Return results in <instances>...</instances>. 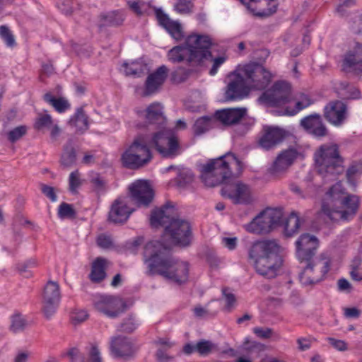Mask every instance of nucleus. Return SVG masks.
<instances>
[{
	"label": "nucleus",
	"mask_w": 362,
	"mask_h": 362,
	"mask_svg": "<svg viewBox=\"0 0 362 362\" xmlns=\"http://www.w3.org/2000/svg\"><path fill=\"white\" fill-rule=\"evenodd\" d=\"M144 259L151 274L160 275L178 284L188 279V263L175 259L169 247L159 242L150 241L145 245Z\"/></svg>",
	"instance_id": "f257e3e1"
},
{
	"label": "nucleus",
	"mask_w": 362,
	"mask_h": 362,
	"mask_svg": "<svg viewBox=\"0 0 362 362\" xmlns=\"http://www.w3.org/2000/svg\"><path fill=\"white\" fill-rule=\"evenodd\" d=\"M272 78V74L259 64L239 66L228 76L229 81L225 98L227 100H241L252 89H264L271 82Z\"/></svg>",
	"instance_id": "f03ea898"
},
{
	"label": "nucleus",
	"mask_w": 362,
	"mask_h": 362,
	"mask_svg": "<svg viewBox=\"0 0 362 362\" xmlns=\"http://www.w3.org/2000/svg\"><path fill=\"white\" fill-rule=\"evenodd\" d=\"M173 213V208L164 206L153 210L150 218V223L153 227L165 225L161 241H156L160 243L163 246H168L170 250L173 245H189L192 239L189 223L182 219L174 218Z\"/></svg>",
	"instance_id": "7ed1b4c3"
},
{
	"label": "nucleus",
	"mask_w": 362,
	"mask_h": 362,
	"mask_svg": "<svg viewBox=\"0 0 362 362\" xmlns=\"http://www.w3.org/2000/svg\"><path fill=\"white\" fill-rule=\"evenodd\" d=\"M211 45L212 41L209 35L192 33L186 37L183 44L170 49L167 57L173 63L185 61L190 66H202L211 57Z\"/></svg>",
	"instance_id": "20e7f679"
},
{
	"label": "nucleus",
	"mask_w": 362,
	"mask_h": 362,
	"mask_svg": "<svg viewBox=\"0 0 362 362\" xmlns=\"http://www.w3.org/2000/svg\"><path fill=\"white\" fill-rule=\"evenodd\" d=\"M359 207V198L348 194L341 182L332 186L325 194L322 212L332 221H348L354 217Z\"/></svg>",
	"instance_id": "39448f33"
},
{
	"label": "nucleus",
	"mask_w": 362,
	"mask_h": 362,
	"mask_svg": "<svg viewBox=\"0 0 362 362\" xmlns=\"http://www.w3.org/2000/svg\"><path fill=\"white\" fill-rule=\"evenodd\" d=\"M278 252L279 245L276 240H262L251 245L248 257L259 274L272 279L276 276L282 264Z\"/></svg>",
	"instance_id": "423d86ee"
},
{
	"label": "nucleus",
	"mask_w": 362,
	"mask_h": 362,
	"mask_svg": "<svg viewBox=\"0 0 362 362\" xmlns=\"http://www.w3.org/2000/svg\"><path fill=\"white\" fill-rule=\"evenodd\" d=\"M243 169V163L233 153H227L204 165L201 178L206 186L214 187L226 182L233 175H239Z\"/></svg>",
	"instance_id": "0eeeda50"
},
{
	"label": "nucleus",
	"mask_w": 362,
	"mask_h": 362,
	"mask_svg": "<svg viewBox=\"0 0 362 362\" xmlns=\"http://www.w3.org/2000/svg\"><path fill=\"white\" fill-rule=\"evenodd\" d=\"M314 160L319 175L325 182L335 180L344 170V160L336 144L320 146L314 153Z\"/></svg>",
	"instance_id": "6e6552de"
},
{
	"label": "nucleus",
	"mask_w": 362,
	"mask_h": 362,
	"mask_svg": "<svg viewBox=\"0 0 362 362\" xmlns=\"http://www.w3.org/2000/svg\"><path fill=\"white\" fill-rule=\"evenodd\" d=\"M148 138L139 135L122 155L124 166L130 169H138L148 164L152 159V153L147 144Z\"/></svg>",
	"instance_id": "1a4fd4ad"
},
{
	"label": "nucleus",
	"mask_w": 362,
	"mask_h": 362,
	"mask_svg": "<svg viewBox=\"0 0 362 362\" xmlns=\"http://www.w3.org/2000/svg\"><path fill=\"white\" fill-rule=\"evenodd\" d=\"M305 264L299 278L302 284L312 286L322 281L330 269V259L324 255L304 260Z\"/></svg>",
	"instance_id": "9d476101"
},
{
	"label": "nucleus",
	"mask_w": 362,
	"mask_h": 362,
	"mask_svg": "<svg viewBox=\"0 0 362 362\" xmlns=\"http://www.w3.org/2000/svg\"><path fill=\"white\" fill-rule=\"evenodd\" d=\"M283 212L281 209L269 208L259 213L244 227L249 233H267L281 224Z\"/></svg>",
	"instance_id": "9b49d317"
},
{
	"label": "nucleus",
	"mask_w": 362,
	"mask_h": 362,
	"mask_svg": "<svg viewBox=\"0 0 362 362\" xmlns=\"http://www.w3.org/2000/svg\"><path fill=\"white\" fill-rule=\"evenodd\" d=\"M291 86L286 81H277L271 88L262 93L260 101L267 106L284 107V109L293 100Z\"/></svg>",
	"instance_id": "f8f14e48"
},
{
	"label": "nucleus",
	"mask_w": 362,
	"mask_h": 362,
	"mask_svg": "<svg viewBox=\"0 0 362 362\" xmlns=\"http://www.w3.org/2000/svg\"><path fill=\"white\" fill-rule=\"evenodd\" d=\"M149 142L165 157L175 156L180 153L178 139L171 130L165 129L155 134Z\"/></svg>",
	"instance_id": "ddd939ff"
},
{
	"label": "nucleus",
	"mask_w": 362,
	"mask_h": 362,
	"mask_svg": "<svg viewBox=\"0 0 362 362\" xmlns=\"http://www.w3.org/2000/svg\"><path fill=\"white\" fill-rule=\"evenodd\" d=\"M42 310L47 319L56 313L61 300V292L57 281H49L44 287L42 295Z\"/></svg>",
	"instance_id": "4468645a"
},
{
	"label": "nucleus",
	"mask_w": 362,
	"mask_h": 362,
	"mask_svg": "<svg viewBox=\"0 0 362 362\" xmlns=\"http://www.w3.org/2000/svg\"><path fill=\"white\" fill-rule=\"evenodd\" d=\"M221 194L235 204H250L253 202L250 187L241 182L226 185L221 189Z\"/></svg>",
	"instance_id": "2eb2a0df"
},
{
	"label": "nucleus",
	"mask_w": 362,
	"mask_h": 362,
	"mask_svg": "<svg viewBox=\"0 0 362 362\" xmlns=\"http://www.w3.org/2000/svg\"><path fill=\"white\" fill-rule=\"evenodd\" d=\"M93 305L98 312L114 318L124 310V303L118 297L98 294L93 298Z\"/></svg>",
	"instance_id": "dca6fc26"
},
{
	"label": "nucleus",
	"mask_w": 362,
	"mask_h": 362,
	"mask_svg": "<svg viewBox=\"0 0 362 362\" xmlns=\"http://www.w3.org/2000/svg\"><path fill=\"white\" fill-rule=\"evenodd\" d=\"M300 156V152L294 147L282 151L269 168V172L276 176L285 173Z\"/></svg>",
	"instance_id": "f3484780"
},
{
	"label": "nucleus",
	"mask_w": 362,
	"mask_h": 362,
	"mask_svg": "<svg viewBox=\"0 0 362 362\" xmlns=\"http://www.w3.org/2000/svg\"><path fill=\"white\" fill-rule=\"evenodd\" d=\"M132 200L138 206H147L152 202L154 193L149 182L139 180L129 187Z\"/></svg>",
	"instance_id": "a211bd4d"
},
{
	"label": "nucleus",
	"mask_w": 362,
	"mask_h": 362,
	"mask_svg": "<svg viewBox=\"0 0 362 362\" xmlns=\"http://www.w3.org/2000/svg\"><path fill=\"white\" fill-rule=\"evenodd\" d=\"M296 254L301 263L304 260L315 258V254L318 247L317 238L309 233L302 234L296 242Z\"/></svg>",
	"instance_id": "6ab92c4d"
},
{
	"label": "nucleus",
	"mask_w": 362,
	"mask_h": 362,
	"mask_svg": "<svg viewBox=\"0 0 362 362\" xmlns=\"http://www.w3.org/2000/svg\"><path fill=\"white\" fill-rule=\"evenodd\" d=\"M324 116L330 124L340 127L348 117L347 107L342 101H331L324 107Z\"/></svg>",
	"instance_id": "aec40b11"
},
{
	"label": "nucleus",
	"mask_w": 362,
	"mask_h": 362,
	"mask_svg": "<svg viewBox=\"0 0 362 362\" xmlns=\"http://www.w3.org/2000/svg\"><path fill=\"white\" fill-rule=\"evenodd\" d=\"M134 209L128 206L126 198L117 199L109 212V220L115 223H122L129 218Z\"/></svg>",
	"instance_id": "412c9836"
},
{
	"label": "nucleus",
	"mask_w": 362,
	"mask_h": 362,
	"mask_svg": "<svg viewBox=\"0 0 362 362\" xmlns=\"http://www.w3.org/2000/svg\"><path fill=\"white\" fill-rule=\"evenodd\" d=\"M246 114L245 107L226 108L216 111L215 119L225 126H230L239 122Z\"/></svg>",
	"instance_id": "4be33fe9"
},
{
	"label": "nucleus",
	"mask_w": 362,
	"mask_h": 362,
	"mask_svg": "<svg viewBox=\"0 0 362 362\" xmlns=\"http://www.w3.org/2000/svg\"><path fill=\"white\" fill-rule=\"evenodd\" d=\"M301 127L315 137L327 135V130L319 114H313L303 117L300 120Z\"/></svg>",
	"instance_id": "5701e85b"
},
{
	"label": "nucleus",
	"mask_w": 362,
	"mask_h": 362,
	"mask_svg": "<svg viewBox=\"0 0 362 362\" xmlns=\"http://www.w3.org/2000/svg\"><path fill=\"white\" fill-rule=\"evenodd\" d=\"M168 74V69L166 66L162 65L149 74L145 83V95H149L156 93L163 84Z\"/></svg>",
	"instance_id": "b1692460"
},
{
	"label": "nucleus",
	"mask_w": 362,
	"mask_h": 362,
	"mask_svg": "<svg viewBox=\"0 0 362 362\" xmlns=\"http://www.w3.org/2000/svg\"><path fill=\"white\" fill-rule=\"evenodd\" d=\"M112 354L116 357H127L135 352V348L130 339L126 337H112L110 341Z\"/></svg>",
	"instance_id": "393cba45"
},
{
	"label": "nucleus",
	"mask_w": 362,
	"mask_h": 362,
	"mask_svg": "<svg viewBox=\"0 0 362 362\" xmlns=\"http://www.w3.org/2000/svg\"><path fill=\"white\" fill-rule=\"evenodd\" d=\"M342 66L345 71L362 72V43H356L354 50L345 55Z\"/></svg>",
	"instance_id": "a878e982"
},
{
	"label": "nucleus",
	"mask_w": 362,
	"mask_h": 362,
	"mask_svg": "<svg viewBox=\"0 0 362 362\" xmlns=\"http://www.w3.org/2000/svg\"><path fill=\"white\" fill-rule=\"evenodd\" d=\"M284 136L285 132L280 128L265 127L259 143L263 148L268 150L281 142Z\"/></svg>",
	"instance_id": "bb28decb"
},
{
	"label": "nucleus",
	"mask_w": 362,
	"mask_h": 362,
	"mask_svg": "<svg viewBox=\"0 0 362 362\" xmlns=\"http://www.w3.org/2000/svg\"><path fill=\"white\" fill-rule=\"evenodd\" d=\"M157 18L160 24L170 33L176 40L183 38V31L180 23L171 20L166 14L162 12L157 13Z\"/></svg>",
	"instance_id": "cd10ccee"
},
{
	"label": "nucleus",
	"mask_w": 362,
	"mask_h": 362,
	"mask_svg": "<svg viewBox=\"0 0 362 362\" xmlns=\"http://www.w3.org/2000/svg\"><path fill=\"white\" fill-rule=\"evenodd\" d=\"M140 117H144L148 123H160L164 119L163 106L158 103L151 104L146 110H138Z\"/></svg>",
	"instance_id": "c85d7f7f"
},
{
	"label": "nucleus",
	"mask_w": 362,
	"mask_h": 362,
	"mask_svg": "<svg viewBox=\"0 0 362 362\" xmlns=\"http://www.w3.org/2000/svg\"><path fill=\"white\" fill-rule=\"evenodd\" d=\"M110 262L103 257H97L92 264L90 279L95 282L103 280L106 276L105 269Z\"/></svg>",
	"instance_id": "c756f323"
},
{
	"label": "nucleus",
	"mask_w": 362,
	"mask_h": 362,
	"mask_svg": "<svg viewBox=\"0 0 362 362\" xmlns=\"http://www.w3.org/2000/svg\"><path fill=\"white\" fill-rule=\"evenodd\" d=\"M217 121L215 114L213 116H204L197 119L193 126L194 133L196 135L204 134L209 129L215 127Z\"/></svg>",
	"instance_id": "7c9ffc66"
},
{
	"label": "nucleus",
	"mask_w": 362,
	"mask_h": 362,
	"mask_svg": "<svg viewBox=\"0 0 362 362\" xmlns=\"http://www.w3.org/2000/svg\"><path fill=\"white\" fill-rule=\"evenodd\" d=\"M122 67L127 76L135 77H140L148 71V65L141 61H133L130 63L124 62Z\"/></svg>",
	"instance_id": "2f4dec72"
},
{
	"label": "nucleus",
	"mask_w": 362,
	"mask_h": 362,
	"mask_svg": "<svg viewBox=\"0 0 362 362\" xmlns=\"http://www.w3.org/2000/svg\"><path fill=\"white\" fill-rule=\"evenodd\" d=\"M311 104L312 101L310 98L305 94H301L296 101L294 107H291L290 105L286 106L285 110H283L282 115L293 116Z\"/></svg>",
	"instance_id": "473e14b6"
},
{
	"label": "nucleus",
	"mask_w": 362,
	"mask_h": 362,
	"mask_svg": "<svg viewBox=\"0 0 362 362\" xmlns=\"http://www.w3.org/2000/svg\"><path fill=\"white\" fill-rule=\"evenodd\" d=\"M156 343L159 346L156 353V356L157 359L160 362H168L173 359V357L169 356L166 353L168 349L173 346L174 343L173 341H170V339L167 338H160L158 339Z\"/></svg>",
	"instance_id": "72a5a7b5"
},
{
	"label": "nucleus",
	"mask_w": 362,
	"mask_h": 362,
	"mask_svg": "<svg viewBox=\"0 0 362 362\" xmlns=\"http://www.w3.org/2000/svg\"><path fill=\"white\" fill-rule=\"evenodd\" d=\"M300 227V219L296 212H292L285 223L284 232L286 236H292L296 234Z\"/></svg>",
	"instance_id": "f704fd0d"
},
{
	"label": "nucleus",
	"mask_w": 362,
	"mask_h": 362,
	"mask_svg": "<svg viewBox=\"0 0 362 362\" xmlns=\"http://www.w3.org/2000/svg\"><path fill=\"white\" fill-rule=\"evenodd\" d=\"M76 151L71 141H69L64 148L61 163L64 166H71L76 161Z\"/></svg>",
	"instance_id": "c9c22d12"
},
{
	"label": "nucleus",
	"mask_w": 362,
	"mask_h": 362,
	"mask_svg": "<svg viewBox=\"0 0 362 362\" xmlns=\"http://www.w3.org/2000/svg\"><path fill=\"white\" fill-rule=\"evenodd\" d=\"M46 102L52 105L58 112H64L70 107L69 102L63 98H55L52 94L46 93L44 96Z\"/></svg>",
	"instance_id": "e433bc0d"
},
{
	"label": "nucleus",
	"mask_w": 362,
	"mask_h": 362,
	"mask_svg": "<svg viewBox=\"0 0 362 362\" xmlns=\"http://www.w3.org/2000/svg\"><path fill=\"white\" fill-rule=\"evenodd\" d=\"M70 122L81 130L87 129L88 127V117L83 109L77 110L74 117L70 119Z\"/></svg>",
	"instance_id": "4c0bfd02"
},
{
	"label": "nucleus",
	"mask_w": 362,
	"mask_h": 362,
	"mask_svg": "<svg viewBox=\"0 0 362 362\" xmlns=\"http://www.w3.org/2000/svg\"><path fill=\"white\" fill-rule=\"evenodd\" d=\"M101 17L104 20L103 25H118L123 21L122 15L115 11L102 15Z\"/></svg>",
	"instance_id": "58836bf2"
},
{
	"label": "nucleus",
	"mask_w": 362,
	"mask_h": 362,
	"mask_svg": "<svg viewBox=\"0 0 362 362\" xmlns=\"http://www.w3.org/2000/svg\"><path fill=\"white\" fill-rule=\"evenodd\" d=\"M361 259L358 257L355 258L351 264L350 276L354 281H362V267Z\"/></svg>",
	"instance_id": "ea45409f"
},
{
	"label": "nucleus",
	"mask_w": 362,
	"mask_h": 362,
	"mask_svg": "<svg viewBox=\"0 0 362 362\" xmlns=\"http://www.w3.org/2000/svg\"><path fill=\"white\" fill-rule=\"evenodd\" d=\"M58 8L66 15H69L79 8V4L75 0H62L58 3Z\"/></svg>",
	"instance_id": "a19ab883"
},
{
	"label": "nucleus",
	"mask_w": 362,
	"mask_h": 362,
	"mask_svg": "<svg viewBox=\"0 0 362 362\" xmlns=\"http://www.w3.org/2000/svg\"><path fill=\"white\" fill-rule=\"evenodd\" d=\"M216 349V345L207 340H202L196 344V351L203 356H208Z\"/></svg>",
	"instance_id": "79ce46f5"
},
{
	"label": "nucleus",
	"mask_w": 362,
	"mask_h": 362,
	"mask_svg": "<svg viewBox=\"0 0 362 362\" xmlns=\"http://www.w3.org/2000/svg\"><path fill=\"white\" fill-rule=\"evenodd\" d=\"M58 216L61 219L73 218L76 216V211L71 204L63 202L59 206Z\"/></svg>",
	"instance_id": "37998d69"
},
{
	"label": "nucleus",
	"mask_w": 362,
	"mask_h": 362,
	"mask_svg": "<svg viewBox=\"0 0 362 362\" xmlns=\"http://www.w3.org/2000/svg\"><path fill=\"white\" fill-rule=\"evenodd\" d=\"M0 37L7 47H13L16 45L15 37L6 25L0 26Z\"/></svg>",
	"instance_id": "c03bdc74"
},
{
	"label": "nucleus",
	"mask_w": 362,
	"mask_h": 362,
	"mask_svg": "<svg viewBox=\"0 0 362 362\" xmlns=\"http://www.w3.org/2000/svg\"><path fill=\"white\" fill-rule=\"evenodd\" d=\"M174 8L177 13L186 15L192 11L193 4L190 0H177L174 5Z\"/></svg>",
	"instance_id": "a18cd8bd"
},
{
	"label": "nucleus",
	"mask_w": 362,
	"mask_h": 362,
	"mask_svg": "<svg viewBox=\"0 0 362 362\" xmlns=\"http://www.w3.org/2000/svg\"><path fill=\"white\" fill-rule=\"evenodd\" d=\"M26 326V321L25 318L19 314L14 315L11 317V330L17 333L23 331Z\"/></svg>",
	"instance_id": "49530a36"
},
{
	"label": "nucleus",
	"mask_w": 362,
	"mask_h": 362,
	"mask_svg": "<svg viewBox=\"0 0 362 362\" xmlns=\"http://www.w3.org/2000/svg\"><path fill=\"white\" fill-rule=\"evenodd\" d=\"M129 8L137 15H142L147 5L141 0H127Z\"/></svg>",
	"instance_id": "de8ad7c7"
},
{
	"label": "nucleus",
	"mask_w": 362,
	"mask_h": 362,
	"mask_svg": "<svg viewBox=\"0 0 362 362\" xmlns=\"http://www.w3.org/2000/svg\"><path fill=\"white\" fill-rule=\"evenodd\" d=\"M63 356H68L70 362H84V357L80 351L75 347L69 349L66 353L62 354Z\"/></svg>",
	"instance_id": "09e8293b"
},
{
	"label": "nucleus",
	"mask_w": 362,
	"mask_h": 362,
	"mask_svg": "<svg viewBox=\"0 0 362 362\" xmlns=\"http://www.w3.org/2000/svg\"><path fill=\"white\" fill-rule=\"evenodd\" d=\"M69 182L70 191L71 192H75L81 185L80 174L78 170L71 173L69 175Z\"/></svg>",
	"instance_id": "8fccbe9b"
},
{
	"label": "nucleus",
	"mask_w": 362,
	"mask_h": 362,
	"mask_svg": "<svg viewBox=\"0 0 362 362\" xmlns=\"http://www.w3.org/2000/svg\"><path fill=\"white\" fill-rule=\"evenodd\" d=\"M35 125L37 129H41L43 127H50L52 125V117L48 114L40 115Z\"/></svg>",
	"instance_id": "3c124183"
},
{
	"label": "nucleus",
	"mask_w": 362,
	"mask_h": 362,
	"mask_svg": "<svg viewBox=\"0 0 362 362\" xmlns=\"http://www.w3.org/2000/svg\"><path fill=\"white\" fill-rule=\"evenodd\" d=\"M139 323L132 317L126 319L121 325L120 330L122 332H132L136 329Z\"/></svg>",
	"instance_id": "603ef678"
},
{
	"label": "nucleus",
	"mask_w": 362,
	"mask_h": 362,
	"mask_svg": "<svg viewBox=\"0 0 362 362\" xmlns=\"http://www.w3.org/2000/svg\"><path fill=\"white\" fill-rule=\"evenodd\" d=\"M253 333L260 339H269L273 335V329L269 327H256L253 328Z\"/></svg>",
	"instance_id": "864d4df0"
},
{
	"label": "nucleus",
	"mask_w": 362,
	"mask_h": 362,
	"mask_svg": "<svg viewBox=\"0 0 362 362\" xmlns=\"http://www.w3.org/2000/svg\"><path fill=\"white\" fill-rule=\"evenodd\" d=\"M26 133V127L24 126L17 127L8 133V139L11 142H15L21 138Z\"/></svg>",
	"instance_id": "5fc2aeb1"
},
{
	"label": "nucleus",
	"mask_w": 362,
	"mask_h": 362,
	"mask_svg": "<svg viewBox=\"0 0 362 362\" xmlns=\"http://www.w3.org/2000/svg\"><path fill=\"white\" fill-rule=\"evenodd\" d=\"M88 314L83 310H75L71 313V319L74 324H78L84 322L88 318Z\"/></svg>",
	"instance_id": "6e6d98bb"
},
{
	"label": "nucleus",
	"mask_w": 362,
	"mask_h": 362,
	"mask_svg": "<svg viewBox=\"0 0 362 362\" xmlns=\"http://www.w3.org/2000/svg\"><path fill=\"white\" fill-rule=\"evenodd\" d=\"M226 58L223 56H220L216 58L212 59V56L207 59V61H213V66L209 71L211 76H214L218 72V68L226 62ZM206 62V60L205 61Z\"/></svg>",
	"instance_id": "4d7b16f0"
},
{
	"label": "nucleus",
	"mask_w": 362,
	"mask_h": 362,
	"mask_svg": "<svg viewBox=\"0 0 362 362\" xmlns=\"http://www.w3.org/2000/svg\"><path fill=\"white\" fill-rule=\"evenodd\" d=\"M192 180L193 175L189 170L180 173L177 177V182L180 186H185V185L190 183Z\"/></svg>",
	"instance_id": "13d9d810"
},
{
	"label": "nucleus",
	"mask_w": 362,
	"mask_h": 362,
	"mask_svg": "<svg viewBox=\"0 0 362 362\" xmlns=\"http://www.w3.org/2000/svg\"><path fill=\"white\" fill-rule=\"evenodd\" d=\"M88 362H102L100 352L96 345H91Z\"/></svg>",
	"instance_id": "bf43d9fd"
},
{
	"label": "nucleus",
	"mask_w": 362,
	"mask_h": 362,
	"mask_svg": "<svg viewBox=\"0 0 362 362\" xmlns=\"http://www.w3.org/2000/svg\"><path fill=\"white\" fill-rule=\"evenodd\" d=\"M97 244L102 248L107 249L112 247V242L110 236L102 234L98 237Z\"/></svg>",
	"instance_id": "052dcab7"
},
{
	"label": "nucleus",
	"mask_w": 362,
	"mask_h": 362,
	"mask_svg": "<svg viewBox=\"0 0 362 362\" xmlns=\"http://www.w3.org/2000/svg\"><path fill=\"white\" fill-rule=\"evenodd\" d=\"M354 6V0H344L341 4H340L337 6V11L340 16H343L346 14L347 8H351Z\"/></svg>",
	"instance_id": "680f3d73"
},
{
	"label": "nucleus",
	"mask_w": 362,
	"mask_h": 362,
	"mask_svg": "<svg viewBox=\"0 0 362 362\" xmlns=\"http://www.w3.org/2000/svg\"><path fill=\"white\" fill-rule=\"evenodd\" d=\"M41 190L42 193L49 198L52 202H55L57 200V197L55 194L54 189L52 187L42 185Z\"/></svg>",
	"instance_id": "e2e57ef3"
},
{
	"label": "nucleus",
	"mask_w": 362,
	"mask_h": 362,
	"mask_svg": "<svg viewBox=\"0 0 362 362\" xmlns=\"http://www.w3.org/2000/svg\"><path fill=\"white\" fill-rule=\"evenodd\" d=\"M328 341L334 349H336L338 351H344L347 349V344L343 340L336 339L334 338L329 337L328 338Z\"/></svg>",
	"instance_id": "0e129e2a"
},
{
	"label": "nucleus",
	"mask_w": 362,
	"mask_h": 362,
	"mask_svg": "<svg viewBox=\"0 0 362 362\" xmlns=\"http://www.w3.org/2000/svg\"><path fill=\"white\" fill-rule=\"evenodd\" d=\"M238 239L235 237L228 238L224 237L222 238V244L230 250H233L237 246Z\"/></svg>",
	"instance_id": "69168bd1"
},
{
	"label": "nucleus",
	"mask_w": 362,
	"mask_h": 362,
	"mask_svg": "<svg viewBox=\"0 0 362 362\" xmlns=\"http://www.w3.org/2000/svg\"><path fill=\"white\" fill-rule=\"evenodd\" d=\"M361 313V310L356 308H346L344 309V314L347 318H358Z\"/></svg>",
	"instance_id": "338daca9"
},
{
	"label": "nucleus",
	"mask_w": 362,
	"mask_h": 362,
	"mask_svg": "<svg viewBox=\"0 0 362 362\" xmlns=\"http://www.w3.org/2000/svg\"><path fill=\"white\" fill-rule=\"evenodd\" d=\"M362 167L359 165H352L350 166L346 171V176L349 180H351L354 175L358 174Z\"/></svg>",
	"instance_id": "774afa93"
}]
</instances>
